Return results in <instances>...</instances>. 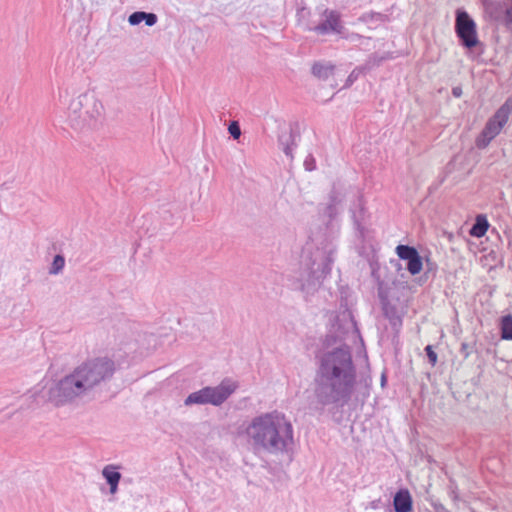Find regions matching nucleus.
Wrapping results in <instances>:
<instances>
[{
  "mask_svg": "<svg viewBox=\"0 0 512 512\" xmlns=\"http://www.w3.org/2000/svg\"><path fill=\"white\" fill-rule=\"evenodd\" d=\"M314 378V394L319 404L343 408L354 393L357 368L348 345L320 352Z\"/></svg>",
  "mask_w": 512,
  "mask_h": 512,
  "instance_id": "1",
  "label": "nucleus"
},
{
  "mask_svg": "<svg viewBox=\"0 0 512 512\" xmlns=\"http://www.w3.org/2000/svg\"><path fill=\"white\" fill-rule=\"evenodd\" d=\"M116 372V363L109 357L84 361L45 392L47 401L56 407L75 403L106 385Z\"/></svg>",
  "mask_w": 512,
  "mask_h": 512,
  "instance_id": "2",
  "label": "nucleus"
},
{
  "mask_svg": "<svg viewBox=\"0 0 512 512\" xmlns=\"http://www.w3.org/2000/svg\"><path fill=\"white\" fill-rule=\"evenodd\" d=\"M245 433L255 450L270 454L286 452L294 441L291 422L278 411L254 417Z\"/></svg>",
  "mask_w": 512,
  "mask_h": 512,
  "instance_id": "3",
  "label": "nucleus"
},
{
  "mask_svg": "<svg viewBox=\"0 0 512 512\" xmlns=\"http://www.w3.org/2000/svg\"><path fill=\"white\" fill-rule=\"evenodd\" d=\"M104 113L102 102L91 93H83L71 100L68 125L77 132H85L97 127Z\"/></svg>",
  "mask_w": 512,
  "mask_h": 512,
  "instance_id": "4",
  "label": "nucleus"
},
{
  "mask_svg": "<svg viewBox=\"0 0 512 512\" xmlns=\"http://www.w3.org/2000/svg\"><path fill=\"white\" fill-rule=\"evenodd\" d=\"M402 294V289L394 282L391 284L384 281L378 282V297L383 315L388 319L395 334L400 332L403 316L406 313L405 302L401 299Z\"/></svg>",
  "mask_w": 512,
  "mask_h": 512,
  "instance_id": "5",
  "label": "nucleus"
},
{
  "mask_svg": "<svg viewBox=\"0 0 512 512\" xmlns=\"http://www.w3.org/2000/svg\"><path fill=\"white\" fill-rule=\"evenodd\" d=\"M333 262L332 251L318 252L313 259L306 263V269L298 279L299 289L306 294L314 293L330 274Z\"/></svg>",
  "mask_w": 512,
  "mask_h": 512,
  "instance_id": "6",
  "label": "nucleus"
},
{
  "mask_svg": "<svg viewBox=\"0 0 512 512\" xmlns=\"http://www.w3.org/2000/svg\"><path fill=\"white\" fill-rule=\"evenodd\" d=\"M238 388V383L225 378L215 387L206 386L198 391L190 393L184 400L186 406L193 404L214 406L222 405Z\"/></svg>",
  "mask_w": 512,
  "mask_h": 512,
  "instance_id": "7",
  "label": "nucleus"
},
{
  "mask_svg": "<svg viewBox=\"0 0 512 512\" xmlns=\"http://www.w3.org/2000/svg\"><path fill=\"white\" fill-rule=\"evenodd\" d=\"M512 113V97H508L497 109L494 115L487 121L481 134L476 139L479 149L486 148L489 143L501 132Z\"/></svg>",
  "mask_w": 512,
  "mask_h": 512,
  "instance_id": "8",
  "label": "nucleus"
},
{
  "mask_svg": "<svg viewBox=\"0 0 512 512\" xmlns=\"http://www.w3.org/2000/svg\"><path fill=\"white\" fill-rule=\"evenodd\" d=\"M455 33L464 48L473 49L480 45L476 22L462 8L456 10Z\"/></svg>",
  "mask_w": 512,
  "mask_h": 512,
  "instance_id": "9",
  "label": "nucleus"
},
{
  "mask_svg": "<svg viewBox=\"0 0 512 512\" xmlns=\"http://www.w3.org/2000/svg\"><path fill=\"white\" fill-rule=\"evenodd\" d=\"M326 19L312 28L317 34L325 35L330 32L341 33L340 14L335 10H324Z\"/></svg>",
  "mask_w": 512,
  "mask_h": 512,
  "instance_id": "10",
  "label": "nucleus"
},
{
  "mask_svg": "<svg viewBox=\"0 0 512 512\" xmlns=\"http://www.w3.org/2000/svg\"><path fill=\"white\" fill-rule=\"evenodd\" d=\"M393 508L395 512H411L413 510V499L407 488H401L395 493Z\"/></svg>",
  "mask_w": 512,
  "mask_h": 512,
  "instance_id": "11",
  "label": "nucleus"
},
{
  "mask_svg": "<svg viewBox=\"0 0 512 512\" xmlns=\"http://www.w3.org/2000/svg\"><path fill=\"white\" fill-rule=\"evenodd\" d=\"M300 134L299 132L290 127L288 131H283L279 137V145L281 146L283 152L286 156L293 158L292 151L293 148L297 146L296 144V138H299Z\"/></svg>",
  "mask_w": 512,
  "mask_h": 512,
  "instance_id": "12",
  "label": "nucleus"
},
{
  "mask_svg": "<svg viewBox=\"0 0 512 512\" xmlns=\"http://www.w3.org/2000/svg\"><path fill=\"white\" fill-rule=\"evenodd\" d=\"M113 465H107L102 470V475L105 478L110 488V493L115 494L118 490V484L121 480V473L115 470Z\"/></svg>",
  "mask_w": 512,
  "mask_h": 512,
  "instance_id": "13",
  "label": "nucleus"
},
{
  "mask_svg": "<svg viewBox=\"0 0 512 512\" xmlns=\"http://www.w3.org/2000/svg\"><path fill=\"white\" fill-rule=\"evenodd\" d=\"M335 66L330 62H314L311 67V73L319 80H327L333 75Z\"/></svg>",
  "mask_w": 512,
  "mask_h": 512,
  "instance_id": "14",
  "label": "nucleus"
},
{
  "mask_svg": "<svg viewBox=\"0 0 512 512\" xmlns=\"http://www.w3.org/2000/svg\"><path fill=\"white\" fill-rule=\"evenodd\" d=\"M359 20L372 28H376L379 24L389 22L390 18L387 14L371 11L362 14Z\"/></svg>",
  "mask_w": 512,
  "mask_h": 512,
  "instance_id": "15",
  "label": "nucleus"
},
{
  "mask_svg": "<svg viewBox=\"0 0 512 512\" xmlns=\"http://www.w3.org/2000/svg\"><path fill=\"white\" fill-rule=\"evenodd\" d=\"M489 228V223L484 215H478L475 219V223L470 229V235L473 237L480 238L485 235Z\"/></svg>",
  "mask_w": 512,
  "mask_h": 512,
  "instance_id": "16",
  "label": "nucleus"
},
{
  "mask_svg": "<svg viewBox=\"0 0 512 512\" xmlns=\"http://www.w3.org/2000/svg\"><path fill=\"white\" fill-rule=\"evenodd\" d=\"M407 261V270L409 271V273L411 275H416V274H419L423 268V261H422V258L418 253H416L414 256H412L409 260H406Z\"/></svg>",
  "mask_w": 512,
  "mask_h": 512,
  "instance_id": "17",
  "label": "nucleus"
},
{
  "mask_svg": "<svg viewBox=\"0 0 512 512\" xmlns=\"http://www.w3.org/2000/svg\"><path fill=\"white\" fill-rule=\"evenodd\" d=\"M396 254L401 260H409L412 256L418 253L417 249L413 246L399 244L396 247Z\"/></svg>",
  "mask_w": 512,
  "mask_h": 512,
  "instance_id": "18",
  "label": "nucleus"
},
{
  "mask_svg": "<svg viewBox=\"0 0 512 512\" xmlns=\"http://www.w3.org/2000/svg\"><path fill=\"white\" fill-rule=\"evenodd\" d=\"M501 337L505 340H512V316L506 315L501 319Z\"/></svg>",
  "mask_w": 512,
  "mask_h": 512,
  "instance_id": "19",
  "label": "nucleus"
},
{
  "mask_svg": "<svg viewBox=\"0 0 512 512\" xmlns=\"http://www.w3.org/2000/svg\"><path fill=\"white\" fill-rule=\"evenodd\" d=\"M65 265V259L62 255L58 254L54 257L51 267L49 269V273L56 275L60 273Z\"/></svg>",
  "mask_w": 512,
  "mask_h": 512,
  "instance_id": "20",
  "label": "nucleus"
},
{
  "mask_svg": "<svg viewBox=\"0 0 512 512\" xmlns=\"http://www.w3.org/2000/svg\"><path fill=\"white\" fill-rule=\"evenodd\" d=\"M144 11H136L129 15L128 22L132 26L139 25L142 22Z\"/></svg>",
  "mask_w": 512,
  "mask_h": 512,
  "instance_id": "21",
  "label": "nucleus"
},
{
  "mask_svg": "<svg viewBox=\"0 0 512 512\" xmlns=\"http://www.w3.org/2000/svg\"><path fill=\"white\" fill-rule=\"evenodd\" d=\"M509 5L506 7L503 17V23L506 27L512 25V0H508Z\"/></svg>",
  "mask_w": 512,
  "mask_h": 512,
  "instance_id": "22",
  "label": "nucleus"
},
{
  "mask_svg": "<svg viewBox=\"0 0 512 512\" xmlns=\"http://www.w3.org/2000/svg\"><path fill=\"white\" fill-rule=\"evenodd\" d=\"M474 351V344L463 342L460 347V354L467 359Z\"/></svg>",
  "mask_w": 512,
  "mask_h": 512,
  "instance_id": "23",
  "label": "nucleus"
},
{
  "mask_svg": "<svg viewBox=\"0 0 512 512\" xmlns=\"http://www.w3.org/2000/svg\"><path fill=\"white\" fill-rule=\"evenodd\" d=\"M228 131L234 139H238L241 136V129L237 121H232L229 124Z\"/></svg>",
  "mask_w": 512,
  "mask_h": 512,
  "instance_id": "24",
  "label": "nucleus"
},
{
  "mask_svg": "<svg viewBox=\"0 0 512 512\" xmlns=\"http://www.w3.org/2000/svg\"><path fill=\"white\" fill-rule=\"evenodd\" d=\"M425 352L428 357L429 363L432 366H435L438 360L437 353L433 350V347L431 345H427L425 347Z\"/></svg>",
  "mask_w": 512,
  "mask_h": 512,
  "instance_id": "25",
  "label": "nucleus"
},
{
  "mask_svg": "<svg viewBox=\"0 0 512 512\" xmlns=\"http://www.w3.org/2000/svg\"><path fill=\"white\" fill-rule=\"evenodd\" d=\"M144 18H142V22L144 21L147 26H153L157 23L158 17L154 13H143Z\"/></svg>",
  "mask_w": 512,
  "mask_h": 512,
  "instance_id": "26",
  "label": "nucleus"
},
{
  "mask_svg": "<svg viewBox=\"0 0 512 512\" xmlns=\"http://www.w3.org/2000/svg\"><path fill=\"white\" fill-rule=\"evenodd\" d=\"M304 167L307 171H313L316 169V161L312 154L307 155L305 158Z\"/></svg>",
  "mask_w": 512,
  "mask_h": 512,
  "instance_id": "27",
  "label": "nucleus"
},
{
  "mask_svg": "<svg viewBox=\"0 0 512 512\" xmlns=\"http://www.w3.org/2000/svg\"><path fill=\"white\" fill-rule=\"evenodd\" d=\"M358 75H359V73L356 71V69L353 70L347 77L344 87H349L350 85H352L354 83V81L357 80Z\"/></svg>",
  "mask_w": 512,
  "mask_h": 512,
  "instance_id": "28",
  "label": "nucleus"
},
{
  "mask_svg": "<svg viewBox=\"0 0 512 512\" xmlns=\"http://www.w3.org/2000/svg\"><path fill=\"white\" fill-rule=\"evenodd\" d=\"M462 88L460 86H455L452 88V95L455 97V98H460L462 96Z\"/></svg>",
  "mask_w": 512,
  "mask_h": 512,
  "instance_id": "29",
  "label": "nucleus"
},
{
  "mask_svg": "<svg viewBox=\"0 0 512 512\" xmlns=\"http://www.w3.org/2000/svg\"><path fill=\"white\" fill-rule=\"evenodd\" d=\"M380 503H381L380 499L373 500L372 502H370V507L372 509H378L380 507Z\"/></svg>",
  "mask_w": 512,
  "mask_h": 512,
  "instance_id": "30",
  "label": "nucleus"
},
{
  "mask_svg": "<svg viewBox=\"0 0 512 512\" xmlns=\"http://www.w3.org/2000/svg\"><path fill=\"white\" fill-rule=\"evenodd\" d=\"M435 512H450V511H448L444 506L439 505V506H435Z\"/></svg>",
  "mask_w": 512,
  "mask_h": 512,
  "instance_id": "31",
  "label": "nucleus"
},
{
  "mask_svg": "<svg viewBox=\"0 0 512 512\" xmlns=\"http://www.w3.org/2000/svg\"><path fill=\"white\" fill-rule=\"evenodd\" d=\"M386 381H387V377H386L385 373H383L382 376H381V386L382 387L385 386Z\"/></svg>",
  "mask_w": 512,
  "mask_h": 512,
  "instance_id": "32",
  "label": "nucleus"
}]
</instances>
